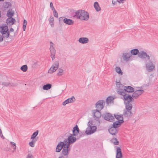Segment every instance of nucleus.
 I'll return each mask as SVG.
<instances>
[{
  "instance_id": "obj_15",
  "label": "nucleus",
  "mask_w": 158,
  "mask_h": 158,
  "mask_svg": "<svg viewBox=\"0 0 158 158\" xmlns=\"http://www.w3.org/2000/svg\"><path fill=\"white\" fill-rule=\"evenodd\" d=\"M138 56L141 59H145L147 57V59L149 60L150 57L148 55H147L146 53L144 51H140L139 52Z\"/></svg>"
},
{
  "instance_id": "obj_36",
  "label": "nucleus",
  "mask_w": 158,
  "mask_h": 158,
  "mask_svg": "<svg viewBox=\"0 0 158 158\" xmlns=\"http://www.w3.org/2000/svg\"><path fill=\"white\" fill-rule=\"evenodd\" d=\"M38 131L37 130L35 132H34L31 135V139H35L37 135L38 134Z\"/></svg>"
},
{
  "instance_id": "obj_40",
  "label": "nucleus",
  "mask_w": 158,
  "mask_h": 158,
  "mask_svg": "<svg viewBox=\"0 0 158 158\" xmlns=\"http://www.w3.org/2000/svg\"><path fill=\"white\" fill-rule=\"evenodd\" d=\"M54 21V18L53 17H51L49 21V23L51 25L52 27H53V22Z\"/></svg>"
},
{
  "instance_id": "obj_45",
  "label": "nucleus",
  "mask_w": 158,
  "mask_h": 158,
  "mask_svg": "<svg viewBox=\"0 0 158 158\" xmlns=\"http://www.w3.org/2000/svg\"><path fill=\"white\" fill-rule=\"evenodd\" d=\"M26 158H34V157L31 154L29 153L27 155Z\"/></svg>"
},
{
  "instance_id": "obj_54",
  "label": "nucleus",
  "mask_w": 158,
  "mask_h": 158,
  "mask_svg": "<svg viewBox=\"0 0 158 158\" xmlns=\"http://www.w3.org/2000/svg\"><path fill=\"white\" fill-rule=\"evenodd\" d=\"M63 18L62 17H60L59 18V20L60 21L62 20H63Z\"/></svg>"
},
{
  "instance_id": "obj_43",
  "label": "nucleus",
  "mask_w": 158,
  "mask_h": 158,
  "mask_svg": "<svg viewBox=\"0 0 158 158\" xmlns=\"http://www.w3.org/2000/svg\"><path fill=\"white\" fill-rule=\"evenodd\" d=\"M54 16L56 18L58 17V14L56 10L53 11Z\"/></svg>"
},
{
  "instance_id": "obj_25",
  "label": "nucleus",
  "mask_w": 158,
  "mask_h": 158,
  "mask_svg": "<svg viewBox=\"0 0 158 158\" xmlns=\"http://www.w3.org/2000/svg\"><path fill=\"white\" fill-rule=\"evenodd\" d=\"M125 89L126 90V94L127 92L132 93L134 91V89L130 86H125Z\"/></svg>"
},
{
  "instance_id": "obj_35",
  "label": "nucleus",
  "mask_w": 158,
  "mask_h": 158,
  "mask_svg": "<svg viewBox=\"0 0 158 158\" xmlns=\"http://www.w3.org/2000/svg\"><path fill=\"white\" fill-rule=\"evenodd\" d=\"M115 71L117 73L121 75H123V73L122 72L121 68L118 67H117L115 68Z\"/></svg>"
},
{
  "instance_id": "obj_53",
  "label": "nucleus",
  "mask_w": 158,
  "mask_h": 158,
  "mask_svg": "<svg viewBox=\"0 0 158 158\" xmlns=\"http://www.w3.org/2000/svg\"><path fill=\"white\" fill-rule=\"evenodd\" d=\"M116 2L114 1L113 0L112 1V3L113 5H115L116 4Z\"/></svg>"
},
{
  "instance_id": "obj_10",
  "label": "nucleus",
  "mask_w": 158,
  "mask_h": 158,
  "mask_svg": "<svg viewBox=\"0 0 158 158\" xmlns=\"http://www.w3.org/2000/svg\"><path fill=\"white\" fill-rule=\"evenodd\" d=\"M144 92V90L142 89H138L134 92L132 97L135 99L137 98L141 94Z\"/></svg>"
},
{
  "instance_id": "obj_48",
  "label": "nucleus",
  "mask_w": 158,
  "mask_h": 158,
  "mask_svg": "<svg viewBox=\"0 0 158 158\" xmlns=\"http://www.w3.org/2000/svg\"><path fill=\"white\" fill-rule=\"evenodd\" d=\"M32 139V140L31 141V142H32L34 143V144L36 142L37 139L36 138H35V139Z\"/></svg>"
},
{
  "instance_id": "obj_19",
  "label": "nucleus",
  "mask_w": 158,
  "mask_h": 158,
  "mask_svg": "<svg viewBox=\"0 0 158 158\" xmlns=\"http://www.w3.org/2000/svg\"><path fill=\"white\" fill-rule=\"evenodd\" d=\"M15 19L13 18H8L6 20V23L9 25L11 26L15 22Z\"/></svg>"
},
{
  "instance_id": "obj_30",
  "label": "nucleus",
  "mask_w": 158,
  "mask_h": 158,
  "mask_svg": "<svg viewBox=\"0 0 158 158\" xmlns=\"http://www.w3.org/2000/svg\"><path fill=\"white\" fill-rule=\"evenodd\" d=\"M128 102L127 103H126V110H131L132 107V105L130 103L131 102Z\"/></svg>"
},
{
  "instance_id": "obj_57",
  "label": "nucleus",
  "mask_w": 158,
  "mask_h": 158,
  "mask_svg": "<svg viewBox=\"0 0 158 158\" xmlns=\"http://www.w3.org/2000/svg\"><path fill=\"white\" fill-rule=\"evenodd\" d=\"M2 131L1 129L0 128V132Z\"/></svg>"
},
{
  "instance_id": "obj_23",
  "label": "nucleus",
  "mask_w": 158,
  "mask_h": 158,
  "mask_svg": "<svg viewBox=\"0 0 158 158\" xmlns=\"http://www.w3.org/2000/svg\"><path fill=\"white\" fill-rule=\"evenodd\" d=\"M1 28L2 29L0 32L2 34H5L6 32H9L8 31V28L7 26H2Z\"/></svg>"
},
{
  "instance_id": "obj_16",
  "label": "nucleus",
  "mask_w": 158,
  "mask_h": 158,
  "mask_svg": "<svg viewBox=\"0 0 158 158\" xmlns=\"http://www.w3.org/2000/svg\"><path fill=\"white\" fill-rule=\"evenodd\" d=\"M75 100V98L74 96H72L71 98H69L63 102L62 105L65 106L66 104L73 102Z\"/></svg>"
},
{
  "instance_id": "obj_51",
  "label": "nucleus",
  "mask_w": 158,
  "mask_h": 158,
  "mask_svg": "<svg viewBox=\"0 0 158 158\" xmlns=\"http://www.w3.org/2000/svg\"><path fill=\"white\" fill-rule=\"evenodd\" d=\"M0 136L2 139H5V137L3 135L2 131L0 132Z\"/></svg>"
},
{
  "instance_id": "obj_52",
  "label": "nucleus",
  "mask_w": 158,
  "mask_h": 158,
  "mask_svg": "<svg viewBox=\"0 0 158 158\" xmlns=\"http://www.w3.org/2000/svg\"><path fill=\"white\" fill-rule=\"evenodd\" d=\"M92 125V123H91V122H90V121L88 123V127H90L92 126H91Z\"/></svg>"
},
{
  "instance_id": "obj_9",
  "label": "nucleus",
  "mask_w": 158,
  "mask_h": 158,
  "mask_svg": "<svg viewBox=\"0 0 158 158\" xmlns=\"http://www.w3.org/2000/svg\"><path fill=\"white\" fill-rule=\"evenodd\" d=\"M97 127L96 126H91L88 127L85 131V133L89 135L94 133L96 131Z\"/></svg>"
},
{
  "instance_id": "obj_32",
  "label": "nucleus",
  "mask_w": 158,
  "mask_h": 158,
  "mask_svg": "<svg viewBox=\"0 0 158 158\" xmlns=\"http://www.w3.org/2000/svg\"><path fill=\"white\" fill-rule=\"evenodd\" d=\"M52 85L50 84H48L43 86V89L44 90H48L50 89L52 87Z\"/></svg>"
},
{
  "instance_id": "obj_33",
  "label": "nucleus",
  "mask_w": 158,
  "mask_h": 158,
  "mask_svg": "<svg viewBox=\"0 0 158 158\" xmlns=\"http://www.w3.org/2000/svg\"><path fill=\"white\" fill-rule=\"evenodd\" d=\"M132 113L131 110H126L123 113L124 115L126 117H130L131 116Z\"/></svg>"
},
{
  "instance_id": "obj_28",
  "label": "nucleus",
  "mask_w": 158,
  "mask_h": 158,
  "mask_svg": "<svg viewBox=\"0 0 158 158\" xmlns=\"http://www.w3.org/2000/svg\"><path fill=\"white\" fill-rule=\"evenodd\" d=\"M94 6L95 10L97 11H99L101 10V8L100 7L98 2H95L94 3Z\"/></svg>"
},
{
  "instance_id": "obj_13",
  "label": "nucleus",
  "mask_w": 158,
  "mask_h": 158,
  "mask_svg": "<svg viewBox=\"0 0 158 158\" xmlns=\"http://www.w3.org/2000/svg\"><path fill=\"white\" fill-rule=\"evenodd\" d=\"M65 145V143H64V141L63 142L61 141L56 146V152H60Z\"/></svg>"
},
{
  "instance_id": "obj_20",
  "label": "nucleus",
  "mask_w": 158,
  "mask_h": 158,
  "mask_svg": "<svg viewBox=\"0 0 158 158\" xmlns=\"http://www.w3.org/2000/svg\"><path fill=\"white\" fill-rule=\"evenodd\" d=\"M116 158H123L121 149L119 147H117L116 149Z\"/></svg>"
},
{
  "instance_id": "obj_34",
  "label": "nucleus",
  "mask_w": 158,
  "mask_h": 158,
  "mask_svg": "<svg viewBox=\"0 0 158 158\" xmlns=\"http://www.w3.org/2000/svg\"><path fill=\"white\" fill-rule=\"evenodd\" d=\"M2 85L5 86H13V83H10L9 82H3L2 83Z\"/></svg>"
},
{
  "instance_id": "obj_17",
  "label": "nucleus",
  "mask_w": 158,
  "mask_h": 158,
  "mask_svg": "<svg viewBox=\"0 0 158 158\" xmlns=\"http://www.w3.org/2000/svg\"><path fill=\"white\" fill-rule=\"evenodd\" d=\"M109 133L113 135H115L116 134L118 133V128H115L114 127L112 126L109 129Z\"/></svg>"
},
{
  "instance_id": "obj_58",
  "label": "nucleus",
  "mask_w": 158,
  "mask_h": 158,
  "mask_svg": "<svg viewBox=\"0 0 158 158\" xmlns=\"http://www.w3.org/2000/svg\"><path fill=\"white\" fill-rule=\"evenodd\" d=\"M58 158H62V157H60Z\"/></svg>"
},
{
  "instance_id": "obj_42",
  "label": "nucleus",
  "mask_w": 158,
  "mask_h": 158,
  "mask_svg": "<svg viewBox=\"0 0 158 158\" xmlns=\"http://www.w3.org/2000/svg\"><path fill=\"white\" fill-rule=\"evenodd\" d=\"M3 35V37L4 38H8L10 35L9 32H6L5 34H2Z\"/></svg>"
},
{
  "instance_id": "obj_46",
  "label": "nucleus",
  "mask_w": 158,
  "mask_h": 158,
  "mask_svg": "<svg viewBox=\"0 0 158 158\" xmlns=\"http://www.w3.org/2000/svg\"><path fill=\"white\" fill-rule=\"evenodd\" d=\"M29 145L31 147H33L35 146V144L32 142H30L29 143Z\"/></svg>"
},
{
  "instance_id": "obj_55",
  "label": "nucleus",
  "mask_w": 158,
  "mask_h": 158,
  "mask_svg": "<svg viewBox=\"0 0 158 158\" xmlns=\"http://www.w3.org/2000/svg\"><path fill=\"white\" fill-rule=\"evenodd\" d=\"M14 31V30L13 28H11L10 29V31L13 32Z\"/></svg>"
},
{
  "instance_id": "obj_59",
  "label": "nucleus",
  "mask_w": 158,
  "mask_h": 158,
  "mask_svg": "<svg viewBox=\"0 0 158 158\" xmlns=\"http://www.w3.org/2000/svg\"><path fill=\"white\" fill-rule=\"evenodd\" d=\"M4 0H0V1H4Z\"/></svg>"
},
{
  "instance_id": "obj_11",
  "label": "nucleus",
  "mask_w": 158,
  "mask_h": 158,
  "mask_svg": "<svg viewBox=\"0 0 158 158\" xmlns=\"http://www.w3.org/2000/svg\"><path fill=\"white\" fill-rule=\"evenodd\" d=\"M69 146H68V144H66L63 148L62 152L64 156H67L69 154V152L70 150L69 148Z\"/></svg>"
},
{
  "instance_id": "obj_49",
  "label": "nucleus",
  "mask_w": 158,
  "mask_h": 158,
  "mask_svg": "<svg viewBox=\"0 0 158 158\" xmlns=\"http://www.w3.org/2000/svg\"><path fill=\"white\" fill-rule=\"evenodd\" d=\"M10 144L12 145V147L16 146V144L13 142H10Z\"/></svg>"
},
{
  "instance_id": "obj_50",
  "label": "nucleus",
  "mask_w": 158,
  "mask_h": 158,
  "mask_svg": "<svg viewBox=\"0 0 158 158\" xmlns=\"http://www.w3.org/2000/svg\"><path fill=\"white\" fill-rule=\"evenodd\" d=\"M3 36L0 35V41L1 42H2L3 41Z\"/></svg>"
},
{
  "instance_id": "obj_41",
  "label": "nucleus",
  "mask_w": 158,
  "mask_h": 158,
  "mask_svg": "<svg viewBox=\"0 0 158 158\" xmlns=\"http://www.w3.org/2000/svg\"><path fill=\"white\" fill-rule=\"evenodd\" d=\"M58 73L57 74V75L58 76L62 75V73H63V71H64L63 69H61L59 68L58 69Z\"/></svg>"
},
{
  "instance_id": "obj_5",
  "label": "nucleus",
  "mask_w": 158,
  "mask_h": 158,
  "mask_svg": "<svg viewBox=\"0 0 158 158\" xmlns=\"http://www.w3.org/2000/svg\"><path fill=\"white\" fill-rule=\"evenodd\" d=\"M105 104V101L104 100H99L96 103L95 107L97 109L101 110L104 108Z\"/></svg>"
},
{
  "instance_id": "obj_22",
  "label": "nucleus",
  "mask_w": 158,
  "mask_h": 158,
  "mask_svg": "<svg viewBox=\"0 0 158 158\" xmlns=\"http://www.w3.org/2000/svg\"><path fill=\"white\" fill-rule=\"evenodd\" d=\"M114 99V98L112 96H109L106 99V104L109 105L111 103H113V100Z\"/></svg>"
},
{
  "instance_id": "obj_2",
  "label": "nucleus",
  "mask_w": 158,
  "mask_h": 158,
  "mask_svg": "<svg viewBox=\"0 0 158 158\" xmlns=\"http://www.w3.org/2000/svg\"><path fill=\"white\" fill-rule=\"evenodd\" d=\"M79 131V129L78 126L76 125L73 128V134H69L68 138L64 141L65 144H68V146H70V144L75 143L77 140V138L74 136L77 135Z\"/></svg>"
},
{
  "instance_id": "obj_39",
  "label": "nucleus",
  "mask_w": 158,
  "mask_h": 158,
  "mask_svg": "<svg viewBox=\"0 0 158 158\" xmlns=\"http://www.w3.org/2000/svg\"><path fill=\"white\" fill-rule=\"evenodd\" d=\"M27 21L25 19H24L23 23V30L24 31H25V29L26 27V25L27 24Z\"/></svg>"
},
{
  "instance_id": "obj_56",
  "label": "nucleus",
  "mask_w": 158,
  "mask_h": 158,
  "mask_svg": "<svg viewBox=\"0 0 158 158\" xmlns=\"http://www.w3.org/2000/svg\"><path fill=\"white\" fill-rule=\"evenodd\" d=\"M13 147V148L14 149V151H15V150L16 149V146Z\"/></svg>"
},
{
  "instance_id": "obj_38",
  "label": "nucleus",
  "mask_w": 158,
  "mask_h": 158,
  "mask_svg": "<svg viewBox=\"0 0 158 158\" xmlns=\"http://www.w3.org/2000/svg\"><path fill=\"white\" fill-rule=\"evenodd\" d=\"M112 142L114 145H118L119 142L118 139L116 138H113L112 139Z\"/></svg>"
},
{
  "instance_id": "obj_7",
  "label": "nucleus",
  "mask_w": 158,
  "mask_h": 158,
  "mask_svg": "<svg viewBox=\"0 0 158 158\" xmlns=\"http://www.w3.org/2000/svg\"><path fill=\"white\" fill-rule=\"evenodd\" d=\"M104 119L110 122H112L114 120V117L111 114L107 113L102 115Z\"/></svg>"
},
{
  "instance_id": "obj_24",
  "label": "nucleus",
  "mask_w": 158,
  "mask_h": 158,
  "mask_svg": "<svg viewBox=\"0 0 158 158\" xmlns=\"http://www.w3.org/2000/svg\"><path fill=\"white\" fill-rule=\"evenodd\" d=\"M14 11L12 9H9L7 11L6 16L8 18H12L14 15Z\"/></svg>"
},
{
  "instance_id": "obj_29",
  "label": "nucleus",
  "mask_w": 158,
  "mask_h": 158,
  "mask_svg": "<svg viewBox=\"0 0 158 158\" xmlns=\"http://www.w3.org/2000/svg\"><path fill=\"white\" fill-rule=\"evenodd\" d=\"M114 117L118 121L123 122V117L122 115H114Z\"/></svg>"
},
{
  "instance_id": "obj_44",
  "label": "nucleus",
  "mask_w": 158,
  "mask_h": 158,
  "mask_svg": "<svg viewBox=\"0 0 158 158\" xmlns=\"http://www.w3.org/2000/svg\"><path fill=\"white\" fill-rule=\"evenodd\" d=\"M50 7L51 9L52 10V11L55 10V9L53 6V4L52 2H51L50 3Z\"/></svg>"
},
{
  "instance_id": "obj_21",
  "label": "nucleus",
  "mask_w": 158,
  "mask_h": 158,
  "mask_svg": "<svg viewBox=\"0 0 158 158\" xmlns=\"http://www.w3.org/2000/svg\"><path fill=\"white\" fill-rule=\"evenodd\" d=\"M63 20L64 23L69 25H72L74 23V21L72 20L66 18L64 19Z\"/></svg>"
},
{
  "instance_id": "obj_6",
  "label": "nucleus",
  "mask_w": 158,
  "mask_h": 158,
  "mask_svg": "<svg viewBox=\"0 0 158 158\" xmlns=\"http://www.w3.org/2000/svg\"><path fill=\"white\" fill-rule=\"evenodd\" d=\"M59 64L58 61H55L48 70V73H52L55 72L58 68Z\"/></svg>"
},
{
  "instance_id": "obj_47",
  "label": "nucleus",
  "mask_w": 158,
  "mask_h": 158,
  "mask_svg": "<svg viewBox=\"0 0 158 158\" xmlns=\"http://www.w3.org/2000/svg\"><path fill=\"white\" fill-rule=\"evenodd\" d=\"M125 1V0H117V2L119 3H123Z\"/></svg>"
},
{
  "instance_id": "obj_26",
  "label": "nucleus",
  "mask_w": 158,
  "mask_h": 158,
  "mask_svg": "<svg viewBox=\"0 0 158 158\" xmlns=\"http://www.w3.org/2000/svg\"><path fill=\"white\" fill-rule=\"evenodd\" d=\"M12 5L10 2H5L3 3V7L4 10H6L7 8H9L11 7Z\"/></svg>"
},
{
  "instance_id": "obj_18",
  "label": "nucleus",
  "mask_w": 158,
  "mask_h": 158,
  "mask_svg": "<svg viewBox=\"0 0 158 158\" xmlns=\"http://www.w3.org/2000/svg\"><path fill=\"white\" fill-rule=\"evenodd\" d=\"M78 42L82 44H86L89 42V39L87 37H81L78 39Z\"/></svg>"
},
{
  "instance_id": "obj_3",
  "label": "nucleus",
  "mask_w": 158,
  "mask_h": 158,
  "mask_svg": "<svg viewBox=\"0 0 158 158\" xmlns=\"http://www.w3.org/2000/svg\"><path fill=\"white\" fill-rule=\"evenodd\" d=\"M74 17L81 20H87L89 17V14L84 10L77 11L75 13Z\"/></svg>"
},
{
  "instance_id": "obj_27",
  "label": "nucleus",
  "mask_w": 158,
  "mask_h": 158,
  "mask_svg": "<svg viewBox=\"0 0 158 158\" xmlns=\"http://www.w3.org/2000/svg\"><path fill=\"white\" fill-rule=\"evenodd\" d=\"M123 123V121L121 122L117 120L114 122L112 126L117 128L118 127H120L121 124Z\"/></svg>"
},
{
  "instance_id": "obj_37",
  "label": "nucleus",
  "mask_w": 158,
  "mask_h": 158,
  "mask_svg": "<svg viewBox=\"0 0 158 158\" xmlns=\"http://www.w3.org/2000/svg\"><path fill=\"white\" fill-rule=\"evenodd\" d=\"M20 69L24 72H26L27 70V65H24L20 68Z\"/></svg>"
},
{
  "instance_id": "obj_31",
  "label": "nucleus",
  "mask_w": 158,
  "mask_h": 158,
  "mask_svg": "<svg viewBox=\"0 0 158 158\" xmlns=\"http://www.w3.org/2000/svg\"><path fill=\"white\" fill-rule=\"evenodd\" d=\"M139 50L138 49H135L131 51L130 53L131 54V56L132 55H136L137 54L139 55Z\"/></svg>"
},
{
  "instance_id": "obj_8",
  "label": "nucleus",
  "mask_w": 158,
  "mask_h": 158,
  "mask_svg": "<svg viewBox=\"0 0 158 158\" xmlns=\"http://www.w3.org/2000/svg\"><path fill=\"white\" fill-rule=\"evenodd\" d=\"M100 110L98 109L94 110L92 111L94 117L96 120L98 121L101 116V114Z\"/></svg>"
},
{
  "instance_id": "obj_12",
  "label": "nucleus",
  "mask_w": 158,
  "mask_h": 158,
  "mask_svg": "<svg viewBox=\"0 0 158 158\" xmlns=\"http://www.w3.org/2000/svg\"><path fill=\"white\" fill-rule=\"evenodd\" d=\"M146 66L147 69L149 71H151L155 68L154 64L152 61H149L146 63Z\"/></svg>"
},
{
  "instance_id": "obj_14",
  "label": "nucleus",
  "mask_w": 158,
  "mask_h": 158,
  "mask_svg": "<svg viewBox=\"0 0 158 158\" xmlns=\"http://www.w3.org/2000/svg\"><path fill=\"white\" fill-rule=\"evenodd\" d=\"M131 56V54L130 52H125L123 53L122 57L124 60L128 61L130 60Z\"/></svg>"
},
{
  "instance_id": "obj_4",
  "label": "nucleus",
  "mask_w": 158,
  "mask_h": 158,
  "mask_svg": "<svg viewBox=\"0 0 158 158\" xmlns=\"http://www.w3.org/2000/svg\"><path fill=\"white\" fill-rule=\"evenodd\" d=\"M55 44L51 41L50 42L49 49L51 53V57L53 60L55 58L56 50L54 48Z\"/></svg>"
},
{
  "instance_id": "obj_1",
  "label": "nucleus",
  "mask_w": 158,
  "mask_h": 158,
  "mask_svg": "<svg viewBox=\"0 0 158 158\" xmlns=\"http://www.w3.org/2000/svg\"><path fill=\"white\" fill-rule=\"evenodd\" d=\"M116 91L117 93L123 96V99L125 101L131 102L133 101V98L131 96L126 94L125 86L121 84L120 82H116Z\"/></svg>"
}]
</instances>
